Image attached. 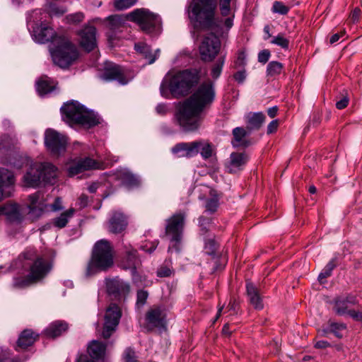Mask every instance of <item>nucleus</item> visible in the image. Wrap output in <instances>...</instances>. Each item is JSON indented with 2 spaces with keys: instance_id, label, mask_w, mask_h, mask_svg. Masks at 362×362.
Masks as SVG:
<instances>
[{
  "instance_id": "nucleus-21",
  "label": "nucleus",
  "mask_w": 362,
  "mask_h": 362,
  "mask_svg": "<svg viewBox=\"0 0 362 362\" xmlns=\"http://www.w3.org/2000/svg\"><path fill=\"white\" fill-rule=\"evenodd\" d=\"M246 153L233 152L226 163V170L230 173H236L242 170L248 160Z\"/></svg>"
},
{
  "instance_id": "nucleus-20",
  "label": "nucleus",
  "mask_w": 362,
  "mask_h": 362,
  "mask_svg": "<svg viewBox=\"0 0 362 362\" xmlns=\"http://www.w3.org/2000/svg\"><path fill=\"white\" fill-rule=\"evenodd\" d=\"M80 45L87 51L93 50L97 45L96 29L91 25L84 27L78 33Z\"/></svg>"
},
{
  "instance_id": "nucleus-55",
  "label": "nucleus",
  "mask_w": 362,
  "mask_h": 362,
  "mask_svg": "<svg viewBox=\"0 0 362 362\" xmlns=\"http://www.w3.org/2000/svg\"><path fill=\"white\" fill-rule=\"evenodd\" d=\"M278 127L279 121L277 119L272 120L267 126V134H270L275 132L277 130Z\"/></svg>"
},
{
  "instance_id": "nucleus-50",
  "label": "nucleus",
  "mask_w": 362,
  "mask_h": 362,
  "mask_svg": "<svg viewBox=\"0 0 362 362\" xmlns=\"http://www.w3.org/2000/svg\"><path fill=\"white\" fill-rule=\"evenodd\" d=\"M66 20L69 23H79L83 19V15L82 13H76L66 16Z\"/></svg>"
},
{
  "instance_id": "nucleus-57",
  "label": "nucleus",
  "mask_w": 362,
  "mask_h": 362,
  "mask_svg": "<svg viewBox=\"0 0 362 362\" xmlns=\"http://www.w3.org/2000/svg\"><path fill=\"white\" fill-rule=\"evenodd\" d=\"M349 103V98L345 95L341 100L337 102L336 107L339 110L345 108Z\"/></svg>"
},
{
  "instance_id": "nucleus-44",
  "label": "nucleus",
  "mask_w": 362,
  "mask_h": 362,
  "mask_svg": "<svg viewBox=\"0 0 362 362\" xmlns=\"http://www.w3.org/2000/svg\"><path fill=\"white\" fill-rule=\"evenodd\" d=\"M233 1L234 0H219L220 11L223 16H226L229 15L231 9V4Z\"/></svg>"
},
{
  "instance_id": "nucleus-18",
  "label": "nucleus",
  "mask_w": 362,
  "mask_h": 362,
  "mask_svg": "<svg viewBox=\"0 0 362 362\" xmlns=\"http://www.w3.org/2000/svg\"><path fill=\"white\" fill-rule=\"evenodd\" d=\"M103 164L90 158H85L73 162L68 167L70 176H74L80 173L93 169L102 168Z\"/></svg>"
},
{
  "instance_id": "nucleus-25",
  "label": "nucleus",
  "mask_w": 362,
  "mask_h": 362,
  "mask_svg": "<svg viewBox=\"0 0 362 362\" xmlns=\"http://www.w3.org/2000/svg\"><path fill=\"white\" fill-rule=\"evenodd\" d=\"M140 260L136 256V251L131 249L127 250L126 256L122 262V267L124 269H130L133 276L134 281L136 280V267L139 265Z\"/></svg>"
},
{
  "instance_id": "nucleus-36",
  "label": "nucleus",
  "mask_w": 362,
  "mask_h": 362,
  "mask_svg": "<svg viewBox=\"0 0 362 362\" xmlns=\"http://www.w3.org/2000/svg\"><path fill=\"white\" fill-rule=\"evenodd\" d=\"M57 1L47 0V9L49 16L51 17L62 16L66 11V8L59 5Z\"/></svg>"
},
{
  "instance_id": "nucleus-26",
  "label": "nucleus",
  "mask_w": 362,
  "mask_h": 362,
  "mask_svg": "<svg viewBox=\"0 0 362 362\" xmlns=\"http://www.w3.org/2000/svg\"><path fill=\"white\" fill-rule=\"evenodd\" d=\"M247 295L248 300L252 306L256 310H262L264 308L262 298L258 288L251 282L246 284Z\"/></svg>"
},
{
  "instance_id": "nucleus-3",
  "label": "nucleus",
  "mask_w": 362,
  "mask_h": 362,
  "mask_svg": "<svg viewBox=\"0 0 362 362\" xmlns=\"http://www.w3.org/2000/svg\"><path fill=\"white\" fill-rule=\"evenodd\" d=\"M216 0H192L187 8L195 30L211 29L216 25Z\"/></svg>"
},
{
  "instance_id": "nucleus-19",
  "label": "nucleus",
  "mask_w": 362,
  "mask_h": 362,
  "mask_svg": "<svg viewBox=\"0 0 362 362\" xmlns=\"http://www.w3.org/2000/svg\"><path fill=\"white\" fill-rule=\"evenodd\" d=\"M3 215L11 223H20L23 218L21 207L11 202L0 206V218Z\"/></svg>"
},
{
  "instance_id": "nucleus-16",
  "label": "nucleus",
  "mask_w": 362,
  "mask_h": 362,
  "mask_svg": "<svg viewBox=\"0 0 362 362\" xmlns=\"http://www.w3.org/2000/svg\"><path fill=\"white\" fill-rule=\"evenodd\" d=\"M101 78L105 81H117L122 85L127 84L130 80L121 66L111 62L106 63Z\"/></svg>"
},
{
  "instance_id": "nucleus-45",
  "label": "nucleus",
  "mask_w": 362,
  "mask_h": 362,
  "mask_svg": "<svg viewBox=\"0 0 362 362\" xmlns=\"http://www.w3.org/2000/svg\"><path fill=\"white\" fill-rule=\"evenodd\" d=\"M123 362H139L135 351L130 348L127 349L123 354Z\"/></svg>"
},
{
  "instance_id": "nucleus-23",
  "label": "nucleus",
  "mask_w": 362,
  "mask_h": 362,
  "mask_svg": "<svg viewBox=\"0 0 362 362\" xmlns=\"http://www.w3.org/2000/svg\"><path fill=\"white\" fill-rule=\"evenodd\" d=\"M357 303L356 297L353 295L339 296L334 300L333 309L339 315H345L349 313V305H355Z\"/></svg>"
},
{
  "instance_id": "nucleus-7",
  "label": "nucleus",
  "mask_w": 362,
  "mask_h": 362,
  "mask_svg": "<svg viewBox=\"0 0 362 362\" xmlns=\"http://www.w3.org/2000/svg\"><path fill=\"white\" fill-rule=\"evenodd\" d=\"M55 47L50 48L53 62L62 69L69 67L78 57V52L68 38L59 37L54 39Z\"/></svg>"
},
{
  "instance_id": "nucleus-34",
  "label": "nucleus",
  "mask_w": 362,
  "mask_h": 362,
  "mask_svg": "<svg viewBox=\"0 0 362 362\" xmlns=\"http://www.w3.org/2000/svg\"><path fill=\"white\" fill-rule=\"evenodd\" d=\"M36 89L38 94L42 96L52 92L54 89V84L47 78H41L36 83Z\"/></svg>"
},
{
  "instance_id": "nucleus-31",
  "label": "nucleus",
  "mask_w": 362,
  "mask_h": 362,
  "mask_svg": "<svg viewBox=\"0 0 362 362\" xmlns=\"http://www.w3.org/2000/svg\"><path fill=\"white\" fill-rule=\"evenodd\" d=\"M38 334L30 329L24 330L20 335L17 345L18 348L25 349L32 345L37 339Z\"/></svg>"
},
{
  "instance_id": "nucleus-22",
  "label": "nucleus",
  "mask_w": 362,
  "mask_h": 362,
  "mask_svg": "<svg viewBox=\"0 0 362 362\" xmlns=\"http://www.w3.org/2000/svg\"><path fill=\"white\" fill-rule=\"evenodd\" d=\"M200 143L193 141L179 143L172 148V153L177 157H193L199 153Z\"/></svg>"
},
{
  "instance_id": "nucleus-8",
  "label": "nucleus",
  "mask_w": 362,
  "mask_h": 362,
  "mask_svg": "<svg viewBox=\"0 0 362 362\" xmlns=\"http://www.w3.org/2000/svg\"><path fill=\"white\" fill-rule=\"evenodd\" d=\"M57 175V169L49 163H34L23 177V184L26 187H36L42 180L51 183Z\"/></svg>"
},
{
  "instance_id": "nucleus-49",
  "label": "nucleus",
  "mask_w": 362,
  "mask_h": 362,
  "mask_svg": "<svg viewBox=\"0 0 362 362\" xmlns=\"http://www.w3.org/2000/svg\"><path fill=\"white\" fill-rule=\"evenodd\" d=\"M246 54L245 52L240 51L238 54L237 59L235 61V68L243 67L245 64Z\"/></svg>"
},
{
  "instance_id": "nucleus-27",
  "label": "nucleus",
  "mask_w": 362,
  "mask_h": 362,
  "mask_svg": "<svg viewBox=\"0 0 362 362\" xmlns=\"http://www.w3.org/2000/svg\"><path fill=\"white\" fill-rule=\"evenodd\" d=\"M127 225V218L119 211L113 212L109 221V230L113 233H119L124 230Z\"/></svg>"
},
{
  "instance_id": "nucleus-58",
  "label": "nucleus",
  "mask_w": 362,
  "mask_h": 362,
  "mask_svg": "<svg viewBox=\"0 0 362 362\" xmlns=\"http://www.w3.org/2000/svg\"><path fill=\"white\" fill-rule=\"evenodd\" d=\"M158 276L160 277L170 276L172 274L171 269L167 267H161L158 270Z\"/></svg>"
},
{
  "instance_id": "nucleus-46",
  "label": "nucleus",
  "mask_w": 362,
  "mask_h": 362,
  "mask_svg": "<svg viewBox=\"0 0 362 362\" xmlns=\"http://www.w3.org/2000/svg\"><path fill=\"white\" fill-rule=\"evenodd\" d=\"M148 293L147 291L144 290H139L137 291V299H136V306L138 308L142 307L145 305L146 300L148 298Z\"/></svg>"
},
{
  "instance_id": "nucleus-56",
  "label": "nucleus",
  "mask_w": 362,
  "mask_h": 362,
  "mask_svg": "<svg viewBox=\"0 0 362 362\" xmlns=\"http://www.w3.org/2000/svg\"><path fill=\"white\" fill-rule=\"evenodd\" d=\"M347 315H349L351 318L356 321L362 322V312L356 311L354 310H349Z\"/></svg>"
},
{
  "instance_id": "nucleus-6",
  "label": "nucleus",
  "mask_w": 362,
  "mask_h": 362,
  "mask_svg": "<svg viewBox=\"0 0 362 362\" xmlns=\"http://www.w3.org/2000/svg\"><path fill=\"white\" fill-rule=\"evenodd\" d=\"M113 264V255L111 246L107 240L98 241L94 247L91 260L88 264L87 276L95 274L98 271H105Z\"/></svg>"
},
{
  "instance_id": "nucleus-13",
  "label": "nucleus",
  "mask_w": 362,
  "mask_h": 362,
  "mask_svg": "<svg viewBox=\"0 0 362 362\" xmlns=\"http://www.w3.org/2000/svg\"><path fill=\"white\" fill-rule=\"evenodd\" d=\"M221 47V42L217 36L209 33L204 36L200 45L199 53L202 60L212 61L218 54Z\"/></svg>"
},
{
  "instance_id": "nucleus-63",
  "label": "nucleus",
  "mask_w": 362,
  "mask_h": 362,
  "mask_svg": "<svg viewBox=\"0 0 362 362\" xmlns=\"http://www.w3.org/2000/svg\"><path fill=\"white\" fill-rule=\"evenodd\" d=\"M361 13V10L358 8H356L350 15V18L353 22H356L358 20L359 16Z\"/></svg>"
},
{
  "instance_id": "nucleus-5",
  "label": "nucleus",
  "mask_w": 362,
  "mask_h": 362,
  "mask_svg": "<svg viewBox=\"0 0 362 362\" xmlns=\"http://www.w3.org/2000/svg\"><path fill=\"white\" fill-rule=\"evenodd\" d=\"M61 111L64 120L69 124H78L85 128H90L100 122L96 114L87 110L77 101L64 104Z\"/></svg>"
},
{
  "instance_id": "nucleus-32",
  "label": "nucleus",
  "mask_w": 362,
  "mask_h": 362,
  "mask_svg": "<svg viewBox=\"0 0 362 362\" xmlns=\"http://www.w3.org/2000/svg\"><path fill=\"white\" fill-rule=\"evenodd\" d=\"M76 210L74 208H70L68 210L62 212L59 216L52 219V224L58 228H64L69 220L74 216Z\"/></svg>"
},
{
  "instance_id": "nucleus-64",
  "label": "nucleus",
  "mask_w": 362,
  "mask_h": 362,
  "mask_svg": "<svg viewBox=\"0 0 362 362\" xmlns=\"http://www.w3.org/2000/svg\"><path fill=\"white\" fill-rule=\"evenodd\" d=\"M330 346V344L327 341H318L315 344V347L317 349H325Z\"/></svg>"
},
{
  "instance_id": "nucleus-51",
  "label": "nucleus",
  "mask_w": 362,
  "mask_h": 362,
  "mask_svg": "<svg viewBox=\"0 0 362 362\" xmlns=\"http://www.w3.org/2000/svg\"><path fill=\"white\" fill-rule=\"evenodd\" d=\"M216 248V243L214 240H209L205 243L206 252L209 255H213Z\"/></svg>"
},
{
  "instance_id": "nucleus-60",
  "label": "nucleus",
  "mask_w": 362,
  "mask_h": 362,
  "mask_svg": "<svg viewBox=\"0 0 362 362\" xmlns=\"http://www.w3.org/2000/svg\"><path fill=\"white\" fill-rule=\"evenodd\" d=\"M52 211H59L63 209L62 202L60 198H57L54 202L51 205Z\"/></svg>"
},
{
  "instance_id": "nucleus-12",
  "label": "nucleus",
  "mask_w": 362,
  "mask_h": 362,
  "mask_svg": "<svg viewBox=\"0 0 362 362\" xmlns=\"http://www.w3.org/2000/svg\"><path fill=\"white\" fill-rule=\"evenodd\" d=\"M45 144L52 155L59 156L66 150L67 138L52 129H48L45 132Z\"/></svg>"
},
{
  "instance_id": "nucleus-35",
  "label": "nucleus",
  "mask_w": 362,
  "mask_h": 362,
  "mask_svg": "<svg viewBox=\"0 0 362 362\" xmlns=\"http://www.w3.org/2000/svg\"><path fill=\"white\" fill-rule=\"evenodd\" d=\"M122 183L128 187H133L139 185V178L127 170L122 171L120 174Z\"/></svg>"
},
{
  "instance_id": "nucleus-59",
  "label": "nucleus",
  "mask_w": 362,
  "mask_h": 362,
  "mask_svg": "<svg viewBox=\"0 0 362 362\" xmlns=\"http://www.w3.org/2000/svg\"><path fill=\"white\" fill-rule=\"evenodd\" d=\"M0 362H11L10 359V353L8 350H1L0 353Z\"/></svg>"
},
{
  "instance_id": "nucleus-61",
  "label": "nucleus",
  "mask_w": 362,
  "mask_h": 362,
  "mask_svg": "<svg viewBox=\"0 0 362 362\" xmlns=\"http://www.w3.org/2000/svg\"><path fill=\"white\" fill-rule=\"evenodd\" d=\"M332 272L327 271V268H324L318 276V280L321 284H324V279L331 275Z\"/></svg>"
},
{
  "instance_id": "nucleus-10",
  "label": "nucleus",
  "mask_w": 362,
  "mask_h": 362,
  "mask_svg": "<svg viewBox=\"0 0 362 362\" xmlns=\"http://www.w3.org/2000/svg\"><path fill=\"white\" fill-rule=\"evenodd\" d=\"M50 270V265L42 257H38L30 265L29 274L23 279L15 278L13 286L24 288L43 279Z\"/></svg>"
},
{
  "instance_id": "nucleus-54",
  "label": "nucleus",
  "mask_w": 362,
  "mask_h": 362,
  "mask_svg": "<svg viewBox=\"0 0 362 362\" xmlns=\"http://www.w3.org/2000/svg\"><path fill=\"white\" fill-rule=\"evenodd\" d=\"M269 57H270L269 51L267 50V49H264L259 53L258 61L260 63L264 64L269 60Z\"/></svg>"
},
{
  "instance_id": "nucleus-47",
  "label": "nucleus",
  "mask_w": 362,
  "mask_h": 362,
  "mask_svg": "<svg viewBox=\"0 0 362 362\" xmlns=\"http://www.w3.org/2000/svg\"><path fill=\"white\" fill-rule=\"evenodd\" d=\"M136 0H116L115 6L119 10L126 9L136 3Z\"/></svg>"
},
{
  "instance_id": "nucleus-14",
  "label": "nucleus",
  "mask_w": 362,
  "mask_h": 362,
  "mask_svg": "<svg viewBox=\"0 0 362 362\" xmlns=\"http://www.w3.org/2000/svg\"><path fill=\"white\" fill-rule=\"evenodd\" d=\"M105 285L107 293L118 300H124L130 292L129 284L119 277L106 279Z\"/></svg>"
},
{
  "instance_id": "nucleus-9",
  "label": "nucleus",
  "mask_w": 362,
  "mask_h": 362,
  "mask_svg": "<svg viewBox=\"0 0 362 362\" xmlns=\"http://www.w3.org/2000/svg\"><path fill=\"white\" fill-rule=\"evenodd\" d=\"M46 13L35 11L28 19V25L32 28V36L35 41L45 43L54 38V32L45 22Z\"/></svg>"
},
{
  "instance_id": "nucleus-37",
  "label": "nucleus",
  "mask_w": 362,
  "mask_h": 362,
  "mask_svg": "<svg viewBox=\"0 0 362 362\" xmlns=\"http://www.w3.org/2000/svg\"><path fill=\"white\" fill-rule=\"evenodd\" d=\"M283 69V64L279 62H270L267 67V75L270 77H275L279 75Z\"/></svg>"
},
{
  "instance_id": "nucleus-30",
  "label": "nucleus",
  "mask_w": 362,
  "mask_h": 362,
  "mask_svg": "<svg viewBox=\"0 0 362 362\" xmlns=\"http://www.w3.org/2000/svg\"><path fill=\"white\" fill-rule=\"evenodd\" d=\"M265 116L262 112L249 113L246 116L247 128L249 132L252 129H258L264 122Z\"/></svg>"
},
{
  "instance_id": "nucleus-43",
  "label": "nucleus",
  "mask_w": 362,
  "mask_h": 362,
  "mask_svg": "<svg viewBox=\"0 0 362 362\" xmlns=\"http://www.w3.org/2000/svg\"><path fill=\"white\" fill-rule=\"evenodd\" d=\"M224 62H225L224 57H221L214 65V66L211 69V76L214 78L216 79L220 76L222 69H223V64H224Z\"/></svg>"
},
{
  "instance_id": "nucleus-11",
  "label": "nucleus",
  "mask_w": 362,
  "mask_h": 362,
  "mask_svg": "<svg viewBox=\"0 0 362 362\" xmlns=\"http://www.w3.org/2000/svg\"><path fill=\"white\" fill-rule=\"evenodd\" d=\"M185 215L182 213L174 214L170 217L166 223L165 235L170 239V245L168 247L169 252H178L182 230L184 228Z\"/></svg>"
},
{
  "instance_id": "nucleus-42",
  "label": "nucleus",
  "mask_w": 362,
  "mask_h": 362,
  "mask_svg": "<svg viewBox=\"0 0 362 362\" xmlns=\"http://www.w3.org/2000/svg\"><path fill=\"white\" fill-rule=\"evenodd\" d=\"M271 43L276 45L281 48L287 49L288 47L289 41L283 35L279 34L271 40Z\"/></svg>"
},
{
  "instance_id": "nucleus-33",
  "label": "nucleus",
  "mask_w": 362,
  "mask_h": 362,
  "mask_svg": "<svg viewBox=\"0 0 362 362\" xmlns=\"http://www.w3.org/2000/svg\"><path fill=\"white\" fill-rule=\"evenodd\" d=\"M249 132L243 127H236L233 130V140L232 144L234 147L246 146V136Z\"/></svg>"
},
{
  "instance_id": "nucleus-28",
  "label": "nucleus",
  "mask_w": 362,
  "mask_h": 362,
  "mask_svg": "<svg viewBox=\"0 0 362 362\" xmlns=\"http://www.w3.org/2000/svg\"><path fill=\"white\" fill-rule=\"evenodd\" d=\"M68 328L67 324L61 321L51 323L45 330V334L49 338H55L61 335Z\"/></svg>"
},
{
  "instance_id": "nucleus-52",
  "label": "nucleus",
  "mask_w": 362,
  "mask_h": 362,
  "mask_svg": "<svg viewBox=\"0 0 362 362\" xmlns=\"http://www.w3.org/2000/svg\"><path fill=\"white\" fill-rule=\"evenodd\" d=\"M206 207L208 211H210L211 212L215 211L218 207V198L214 197L209 199L206 202Z\"/></svg>"
},
{
  "instance_id": "nucleus-41",
  "label": "nucleus",
  "mask_w": 362,
  "mask_h": 362,
  "mask_svg": "<svg viewBox=\"0 0 362 362\" xmlns=\"http://www.w3.org/2000/svg\"><path fill=\"white\" fill-rule=\"evenodd\" d=\"M12 144V140L8 135L0 137V155L8 150Z\"/></svg>"
},
{
  "instance_id": "nucleus-62",
  "label": "nucleus",
  "mask_w": 362,
  "mask_h": 362,
  "mask_svg": "<svg viewBox=\"0 0 362 362\" xmlns=\"http://www.w3.org/2000/svg\"><path fill=\"white\" fill-rule=\"evenodd\" d=\"M344 34H345V30L341 31L339 33L334 34L330 37V40H329L330 43L333 44V43L337 42L340 39V37H341L342 36L344 35Z\"/></svg>"
},
{
  "instance_id": "nucleus-15",
  "label": "nucleus",
  "mask_w": 362,
  "mask_h": 362,
  "mask_svg": "<svg viewBox=\"0 0 362 362\" xmlns=\"http://www.w3.org/2000/svg\"><path fill=\"white\" fill-rule=\"evenodd\" d=\"M121 317L120 308L116 304H111L106 310L102 336L109 338L115 331Z\"/></svg>"
},
{
  "instance_id": "nucleus-4",
  "label": "nucleus",
  "mask_w": 362,
  "mask_h": 362,
  "mask_svg": "<svg viewBox=\"0 0 362 362\" xmlns=\"http://www.w3.org/2000/svg\"><path fill=\"white\" fill-rule=\"evenodd\" d=\"M107 20L109 27L112 30L120 28L127 20L136 22L146 33H151L153 30H158L160 26V17L145 8L136 9L125 16H112Z\"/></svg>"
},
{
  "instance_id": "nucleus-39",
  "label": "nucleus",
  "mask_w": 362,
  "mask_h": 362,
  "mask_svg": "<svg viewBox=\"0 0 362 362\" xmlns=\"http://www.w3.org/2000/svg\"><path fill=\"white\" fill-rule=\"evenodd\" d=\"M330 332L333 333L337 337L341 338L343 332L346 329V325L342 322H329Z\"/></svg>"
},
{
  "instance_id": "nucleus-48",
  "label": "nucleus",
  "mask_w": 362,
  "mask_h": 362,
  "mask_svg": "<svg viewBox=\"0 0 362 362\" xmlns=\"http://www.w3.org/2000/svg\"><path fill=\"white\" fill-rule=\"evenodd\" d=\"M272 10L274 13L280 14H286L288 12V8L280 1H275L273 4Z\"/></svg>"
},
{
  "instance_id": "nucleus-40",
  "label": "nucleus",
  "mask_w": 362,
  "mask_h": 362,
  "mask_svg": "<svg viewBox=\"0 0 362 362\" xmlns=\"http://www.w3.org/2000/svg\"><path fill=\"white\" fill-rule=\"evenodd\" d=\"M196 142L200 143V145H199V152H200L204 158H209L211 156L212 147L209 143L202 141H196Z\"/></svg>"
},
{
  "instance_id": "nucleus-17",
  "label": "nucleus",
  "mask_w": 362,
  "mask_h": 362,
  "mask_svg": "<svg viewBox=\"0 0 362 362\" xmlns=\"http://www.w3.org/2000/svg\"><path fill=\"white\" fill-rule=\"evenodd\" d=\"M146 321L149 328H163L166 324V313L164 308L159 306L151 308L146 314Z\"/></svg>"
},
{
  "instance_id": "nucleus-53",
  "label": "nucleus",
  "mask_w": 362,
  "mask_h": 362,
  "mask_svg": "<svg viewBox=\"0 0 362 362\" xmlns=\"http://www.w3.org/2000/svg\"><path fill=\"white\" fill-rule=\"evenodd\" d=\"M246 76L247 74L244 69L237 71L233 75L234 79L239 83H243L246 78Z\"/></svg>"
},
{
  "instance_id": "nucleus-29",
  "label": "nucleus",
  "mask_w": 362,
  "mask_h": 362,
  "mask_svg": "<svg viewBox=\"0 0 362 362\" xmlns=\"http://www.w3.org/2000/svg\"><path fill=\"white\" fill-rule=\"evenodd\" d=\"M136 50L142 54L146 59L148 60L149 64H153L156 59L158 57L160 54V49H157L154 53H153L148 45L144 42L135 44Z\"/></svg>"
},
{
  "instance_id": "nucleus-24",
  "label": "nucleus",
  "mask_w": 362,
  "mask_h": 362,
  "mask_svg": "<svg viewBox=\"0 0 362 362\" xmlns=\"http://www.w3.org/2000/svg\"><path fill=\"white\" fill-rule=\"evenodd\" d=\"M15 177L12 172L5 168H0V201L4 197H9L11 192L6 191V188L13 186Z\"/></svg>"
},
{
  "instance_id": "nucleus-1",
  "label": "nucleus",
  "mask_w": 362,
  "mask_h": 362,
  "mask_svg": "<svg viewBox=\"0 0 362 362\" xmlns=\"http://www.w3.org/2000/svg\"><path fill=\"white\" fill-rule=\"evenodd\" d=\"M215 98L212 82L201 84L197 90L183 103H180L175 114V119L184 132L197 131L203 120L204 109L209 106Z\"/></svg>"
},
{
  "instance_id": "nucleus-38",
  "label": "nucleus",
  "mask_w": 362,
  "mask_h": 362,
  "mask_svg": "<svg viewBox=\"0 0 362 362\" xmlns=\"http://www.w3.org/2000/svg\"><path fill=\"white\" fill-rule=\"evenodd\" d=\"M42 198V197L40 192H36L29 196L30 204L28 205V208L30 209V213L33 212L35 209H38L40 211H42L43 206L41 204L37 205L38 202Z\"/></svg>"
},
{
  "instance_id": "nucleus-2",
  "label": "nucleus",
  "mask_w": 362,
  "mask_h": 362,
  "mask_svg": "<svg viewBox=\"0 0 362 362\" xmlns=\"http://www.w3.org/2000/svg\"><path fill=\"white\" fill-rule=\"evenodd\" d=\"M199 74L197 70H184L168 73L163 78L160 91L163 97L170 98L186 95L198 83Z\"/></svg>"
}]
</instances>
